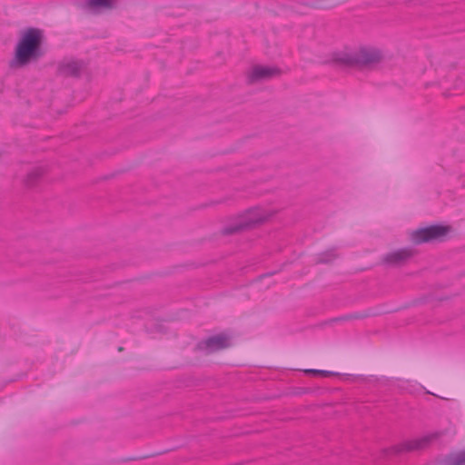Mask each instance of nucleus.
I'll list each match as a JSON object with an SVG mask.
<instances>
[{
	"label": "nucleus",
	"mask_w": 465,
	"mask_h": 465,
	"mask_svg": "<svg viewBox=\"0 0 465 465\" xmlns=\"http://www.w3.org/2000/svg\"><path fill=\"white\" fill-rule=\"evenodd\" d=\"M44 32L39 28H27L18 41L15 56L10 62L12 67H23L31 62H36L45 55L42 47Z\"/></svg>",
	"instance_id": "f257e3e1"
},
{
	"label": "nucleus",
	"mask_w": 465,
	"mask_h": 465,
	"mask_svg": "<svg viewBox=\"0 0 465 465\" xmlns=\"http://www.w3.org/2000/svg\"><path fill=\"white\" fill-rule=\"evenodd\" d=\"M381 53L376 48L362 47L354 53L334 54L333 62L346 67L369 66L381 60Z\"/></svg>",
	"instance_id": "f03ea898"
},
{
	"label": "nucleus",
	"mask_w": 465,
	"mask_h": 465,
	"mask_svg": "<svg viewBox=\"0 0 465 465\" xmlns=\"http://www.w3.org/2000/svg\"><path fill=\"white\" fill-rule=\"evenodd\" d=\"M444 434V431H433L426 434L420 438L411 440H406L401 444L392 446L386 451L389 454H400L402 452L420 450L427 448L432 441L440 439Z\"/></svg>",
	"instance_id": "7ed1b4c3"
},
{
	"label": "nucleus",
	"mask_w": 465,
	"mask_h": 465,
	"mask_svg": "<svg viewBox=\"0 0 465 465\" xmlns=\"http://www.w3.org/2000/svg\"><path fill=\"white\" fill-rule=\"evenodd\" d=\"M450 227L441 224H433L418 229L411 233V241L416 244L432 241H442L450 232Z\"/></svg>",
	"instance_id": "20e7f679"
},
{
	"label": "nucleus",
	"mask_w": 465,
	"mask_h": 465,
	"mask_svg": "<svg viewBox=\"0 0 465 465\" xmlns=\"http://www.w3.org/2000/svg\"><path fill=\"white\" fill-rule=\"evenodd\" d=\"M231 344V336L219 333L200 341L196 344V350L208 355L227 349Z\"/></svg>",
	"instance_id": "39448f33"
},
{
	"label": "nucleus",
	"mask_w": 465,
	"mask_h": 465,
	"mask_svg": "<svg viewBox=\"0 0 465 465\" xmlns=\"http://www.w3.org/2000/svg\"><path fill=\"white\" fill-rule=\"evenodd\" d=\"M265 220V215L258 213V212L254 210L250 211L248 216L243 221H241L235 224L225 226L222 232L223 235L234 234L243 230L250 229L256 224L262 223Z\"/></svg>",
	"instance_id": "423d86ee"
},
{
	"label": "nucleus",
	"mask_w": 465,
	"mask_h": 465,
	"mask_svg": "<svg viewBox=\"0 0 465 465\" xmlns=\"http://www.w3.org/2000/svg\"><path fill=\"white\" fill-rule=\"evenodd\" d=\"M85 63L74 58H64L57 64V74L63 77L79 78Z\"/></svg>",
	"instance_id": "0eeeda50"
},
{
	"label": "nucleus",
	"mask_w": 465,
	"mask_h": 465,
	"mask_svg": "<svg viewBox=\"0 0 465 465\" xmlns=\"http://www.w3.org/2000/svg\"><path fill=\"white\" fill-rule=\"evenodd\" d=\"M280 73V69L274 66L256 65L252 68V71L249 75V82L254 83L257 81L268 80L279 75Z\"/></svg>",
	"instance_id": "6e6552de"
},
{
	"label": "nucleus",
	"mask_w": 465,
	"mask_h": 465,
	"mask_svg": "<svg viewBox=\"0 0 465 465\" xmlns=\"http://www.w3.org/2000/svg\"><path fill=\"white\" fill-rule=\"evenodd\" d=\"M412 251L402 248L387 253L383 257V262L390 265H400L412 256Z\"/></svg>",
	"instance_id": "1a4fd4ad"
},
{
	"label": "nucleus",
	"mask_w": 465,
	"mask_h": 465,
	"mask_svg": "<svg viewBox=\"0 0 465 465\" xmlns=\"http://www.w3.org/2000/svg\"><path fill=\"white\" fill-rule=\"evenodd\" d=\"M435 465H465V449L439 457Z\"/></svg>",
	"instance_id": "9d476101"
},
{
	"label": "nucleus",
	"mask_w": 465,
	"mask_h": 465,
	"mask_svg": "<svg viewBox=\"0 0 465 465\" xmlns=\"http://www.w3.org/2000/svg\"><path fill=\"white\" fill-rule=\"evenodd\" d=\"M336 257L335 250L331 249L320 253L317 257L316 263H329L334 261Z\"/></svg>",
	"instance_id": "9b49d317"
},
{
	"label": "nucleus",
	"mask_w": 465,
	"mask_h": 465,
	"mask_svg": "<svg viewBox=\"0 0 465 465\" xmlns=\"http://www.w3.org/2000/svg\"><path fill=\"white\" fill-rule=\"evenodd\" d=\"M43 175V170L41 168H35L32 170L26 176L25 183L27 186H34L38 179Z\"/></svg>",
	"instance_id": "f8f14e48"
},
{
	"label": "nucleus",
	"mask_w": 465,
	"mask_h": 465,
	"mask_svg": "<svg viewBox=\"0 0 465 465\" xmlns=\"http://www.w3.org/2000/svg\"><path fill=\"white\" fill-rule=\"evenodd\" d=\"M87 6L98 10L100 8H108L113 6L112 0H88Z\"/></svg>",
	"instance_id": "ddd939ff"
},
{
	"label": "nucleus",
	"mask_w": 465,
	"mask_h": 465,
	"mask_svg": "<svg viewBox=\"0 0 465 465\" xmlns=\"http://www.w3.org/2000/svg\"><path fill=\"white\" fill-rule=\"evenodd\" d=\"M370 314L363 312H354V313H349L338 318L333 319V322H341V321H352V320H359V319H364L368 317Z\"/></svg>",
	"instance_id": "4468645a"
},
{
	"label": "nucleus",
	"mask_w": 465,
	"mask_h": 465,
	"mask_svg": "<svg viewBox=\"0 0 465 465\" xmlns=\"http://www.w3.org/2000/svg\"><path fill=\"white\" fill-rule=\"evenodd\" d=\"M337 374H338L337 372L330 371L322 370V371H321V375L323 377H329V376L337 375Z\"/></svg>",
	"instance_id": "2eb2a0df"
},
{
	"label": "nucleus",
	"mask_w": 465,
	"mask_h": 465,
	"mask_svg": "<svg viewBox=\"0 0 465 465\" xmlns=\"http://www.w3.org/2000/svg\"><path fill=\"white\" fill-rule=\"evenodd\" d=\"M321 371H322V370H313V369L306 371V372L312 373L314 375H321Z\"/></svg>",
	"instance_id": "dca6fc26"
}]
</instances>
